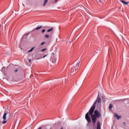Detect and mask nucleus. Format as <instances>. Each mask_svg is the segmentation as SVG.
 <instances>
[{"label":"nucleus","mask_w":129,"mask_h":129,"mask_svg":"<svg viewBox=\"0 0 129 129\" xmlns=\"http://www.w3.org/2000/svg\"><path fill=\"white\" fill-rule=\"evenodd\" d=\"M49 35H48V34H46L45 35V38H49Z\"/></svg>","instance_id":"16"},{"label":"nucleus","mask_w":129,"mask_h":129,"mask_svg":"<svg viewBox=\"0 0 129 129\" xmlns=\"http://www.w3.org/2000/svg\"><path fill=\"white\" fill-rule=\"evenodd\" d=\"M114 116L116 117L117 119H120L121 118V116L118 115L117 113L114 114Z\"/></svg>","instance_id":"6"},{"label":"nucleus","mask_w":129,"mask_h":129,"mask_svg":"<svg viewBox=\"0 0 129 129\" xmlns=\"http://www.w3.org/2000/svg\"><path fill=\"white\" fill-rule=\"evenodd\" d=\"M6 70V68L5 67H3L2 70H1V71L2 72H3V73H5V71Z\"/></svg>","instance_id":"10"},{"label":"nucleus","mask_w":129,"mask_h":129,"mask_svg":"<svg viewBox=\"0 0 129 129\" xmlns=\"http://www.w3.org/2000/svg\"><path fill=\"white\" fill-rule=\"evenodd\" d=\"M120 2L122 3V4H123V5H126V6H127V5H128V3H129L128 2H124V1H122V0H120Z\"/></svg>","instance_id":"5"},{"label":"nucleus","mask_w":129,"mask_h":129,"mask_svg":"<svg viewBox=\"0 0 129 129\" xmlns=\"http://www.w3.org/2000/svg\"><path fill=\"white\" fill-rule=\"evenodd\" d=\"M80 63V61L78 62L75 67L71 69V73H73V72H76V70L78 69V68H79Z\"/></svg>","instance_id":"2"},{"label":"nucleus","mask_w":129,"mask_h":129,"mask_svg":"<svg viewBox=\"0 0 129 129\" xmlns=\"http://www.w3.org/2000/svg\"><path fill=\"white\" fill-rule=\"evenodd\" d=\"M123 125H124V126H125V122H123Z\"/></svg>","instance_id":"21"},{"label":"nucleus","mask_w":129,"mask_h":129,"mask_svg":"<svg viewBox=\"0 0 129 129\" xmlns=\"http://www.w3.org/2000/svg\"><path fill=\"white\" fill-rule=\"evenodd\" d=\"M34 50V47H32L30 50H28V53H31V52H33V50Z\"/></svg>","instance_id":"11"},{"label":"nucleus","mask_w":129,"mask_h":129,"mask_svg":"<svg viewBox=\"0 0 129 129\" xmlns=\"http://www.w3.org/2000/svg\"><path fill=\"white\" fill-rule=\"evenodd\" d=\"M46 56H47V55H44V56L43 57V58H45V57H46Z\"/></svg>","instance_id":"22"},{"label":"nucleus","mask_w":129,"mask_h":129,"mask_svg":"<svg viewBox=\"0 0 129 129\" xmlns=\"http://www.w3.org/2000/svg\"><path fill=\"white\" fill-rule=\"evenodd\" d=\"M38 129H42V127H40L38 128Z\"/></svg>","instance_id":"24"},{"label":"nucleus","mask_w":129,"mask_h":129,"mask_svg":"<svg viewBox=\"0 0 129 129\" xmlns=\"http://www.w3.org/2000/svg\"><path fill=\"white\" fill-rule=\"evenodd\" d=\"M53 30H54V28L53 27H51V29L47 30V32H53Z\"/></svg>","instance_id":"9"},{"label":"nucleus","mask_w":129,"mask_h":129,"mask_svg":"<svg viewBox=\"0 0 129 129\" xmlns=\"http://www.w3.org/2000/svg\"><path fill=\"white\" fill-rule=\"evenodd\" d=\"M50 61H52L53 63H56V58L54 56H52L50 58Z\"/></svg>","instance_id":"3"},{"label":"nucleus","mask_w":129,"mask_h":129,"mask_svg":"<svg viewBox=\"0 0 129 129\" xmlns=\"http://www.w3.org/2000/svg\"><path fill=\"white\" fill-rule=\"evenodd\" d=\"M3 119H4L5 120H6V119H7V113L5 112L3 115Z\"/></svg>","instance_id":"7"},{"label":"nucleus","mask_w":129,"mask_h":129,"mask_svg":"<svg viewBox=\"0 0 129 129\" xmlns=\"http://www.w3.org/2000/svg\"><path fill=\"white\" fill-rule=\"evenodd\" d=\"M97 129H101V127L100 126V122L99 121H97Z\"/></svg>","instance_id":"4"},{"label":"nucleus","mask_w":129,"mask_h":129,"mask_svg":"<svg viewBox=\"0 0 129 129\" xmlns=\"http://www.w3.org/2000/svg\"><path fill=\"white\" fill-rule=\"evenodd\" d=\"M55 3H57V2H58V0H55Z\"/></svg>","instance_id":"23"},{"label":"nucleus","mask_w":129,"mask_h":129,"mask_svg":"<svg viewBox=\"0 0 129 129\" xmlns=\"http://www.w3.org/2000/svg\"><path fill=\"white\" fill-rule=\"evenodd\" d=\"M19 71V69H16L15 70H14V72L15 73H17Z\"/></svg>","instance_id":"13"},{"label":"nucleus","mask_w":129,"mask_h":129,"mask_svg":"<svg viewBox=\"0 0 129 129\" xmlns=\"http://www.w3.org/2000/svg\"><path fill=\"white\" fill-rule=\"evenodd\" d=\"M44 44H45V42H42V43H41V45H44Z\"/></svg>","instance_id":"20"},{"label":"nucleus","mask_w":129,"mask_h":129,"mask_svg":"<svg viewBox=\"0 0 129 129\" xmlns=\"http://www.w3.org/2000/svg\"><path fill=\"white\" fill-rule=\"evenodd\" d=\"M49 0H44V3L43 4V7H45L46 5H47V3H48V1Z\"/></svg>","instance_id":"8"},{"label":"nucleus","mask_w":129,"mask_h":129,"mask_svg":"<svg viewBox=\"0 0 129 129\" xmlns=\"http://www.w3.org/2000/svg\"><path fill=\"white\" fill-rule=\"evenodd\" d=\"M99 2H100V3H101V0H99Z\"/></svg>","instance_id":"25"},{"label":"nucleus","mask_w":129,"mask_h":129,"mask_svg":"<svg viewBox=\"0 0 129 129\" xmlns=\"http://www.w3.org/2000/svg\"><path fill=\"white\" fill-rule=\"evenodd\" d=\"M101 101V100L100 99V97L99 96V92L98 94V97L96 101L93 103V105L91 107L89 112H88L85 115V118L89 123L91 122V119L90 118V116H89V115L91 116L92 121L94 125L95 124L96 120H97V118H100V117H101V114L100 113V112H99L98 110H95V107H96V105L98 106ZM93 113H94V114H93Z\"/></svg>","instance_id":"1"},{"label":"nucleus","mask_w":129,"mask_h":129,"mask_svg":"<svg viewBox=\"0 0 129 129\" xmlns=\"http://www.w3.org/2000/svg\"><path fill=\"white\" fill-rule=\"evenodd\" d=\"M41 28H42V26H38L36 28H35V30L38 31V30H40V29H41Z\"/></svg>","instance_id":"12"},{"label":"nucleus","mask_w":129,"mask_h":129,"mask_svg":"<svg viewBox=\"0 0 129 129\" xmlns=\"http://www.w3.org/2000/svg\"><path fill=\"white\" fill-rule=\"evenodd\" d=\"M46 50H47V48H44L41 50V52H44V51H46Z\"/></svg>","instance_id":"17"},{"label":"nucleus","mask_w":129,"mask_h":129,"mask_svg":"<svg viewBox=\"0 0 129 129\" xmlns=\"http://www.w3.org/2000/svg\"><path fill=\"white\" fill-rule=\"evenodd\" d=\"M109 108V109H111V108H112V104H110Z\"/></svg>","instance_id":"14"},{"label":"nucleus","mask_w":129,"mask_h":129,"mask_svg":"<svg viewBox=\"0 0 129 129\" xmlns=\"http://www.w3.org/2000/svg\"><path fill=\"white\" fill-rule=\"evenodd\" d=\"M2 123H3V124H5V123H7V121L3 120Z\"/></svg>","instance_id":"15"},{"label":"nucleus","mask_w":129,"mask_h":129,"mask_svg":"<svg viewBox=\"0 0 129 129\" xmlns=\"http://www.w3.org/2000/svg\"><path fill=\"white\" fill-rule=\"evenodd\" d=\"M29 63H31V62H32V59H29Z\"/></svg>","instance_id":"19"},{"label":"nucleus","mask_w":129,"mask_h":129,"mask_svg":"<svg viewBox=\"0 0 129 129\" xmlns=\"http://www.w3.org/2000/svg\"><path fill=\"white\" fill-rule=\"evenodd\" d=\"M45 31H46V30L43 29V30H42V34L44 33H45Z\"/></svg>","instance_id":"18"}]
</instances>
